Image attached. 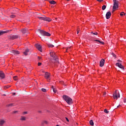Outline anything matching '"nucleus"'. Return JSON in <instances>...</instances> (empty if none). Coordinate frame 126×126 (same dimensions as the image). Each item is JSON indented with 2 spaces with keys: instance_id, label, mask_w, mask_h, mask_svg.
I'll use <instances>...</instances> for the list:
<instances>
[{
  "instance_id": "nucleus-1",
  "label": "nucleus",
  "mask_w": 126,
  "mask_h": 126,
  "mask_svg": "<svg viewBox=\"0 0 126 126\" xmlns=\"http://www.w3.org/2000/svg\"><path fill=\"white\" fill-rule=\"evenodd\" d=\"M50 57L52 58L51 59V63H57V64L60 63L59 62V59L58 58V56H57L55 52L50 53Z\"/></svg>"
},
{
  "instance_id": "nucleus-2",
  "label": "nucleus",
  "mask_w": 126,
  "mask_h": 126,
  "mask_svg": "<svg viewBox=\"0 0 126 126\" xmlns=\"http://www.w3.org/2000/svg\"><path fill=\"white\" fill-rule=\"evenodd\" d=\"M63 99L68 105H70V104H72V99L70 98L69 96L66 95H63Z\"/></svg>"
},
{
  "instance_id": "nucleus-3",
  "label": "nucleus",
  "mask_w": 126,
  "mask_h": 126,
  "mask_svg": "<svg viewBox=\"0 0 126 126\" xmlns=\"http://www.w3.org/2000/svg\"><path fill=\"white\" fill-rule=\"evenodd\" d=\"M113 9L116 10L117 8H119V1L117 0H113Z\"/></svg>"
},
{
  "instance_id": "nucleus-4",
  "label": "nucleus",
  "mask_w": 126,
  "mask_h": 126,
  "mask_svg": "<svg viewBox=\"0 0 126 126\" xmlns=\"http://www.w3.org/2000/svg\"><path fill=\"white\" fill-rule=\"evenodd\" d=\"M118 90H116L113 94V97L114 99H115L116 100H118V98H120L121 97V95H120V93H117Z\"/></svg>"
},
{
  "instance_id": "nucleus-5",
  "label": "nucleus",
  "mask_w": 126,
  "mask_h": 126,
  "mask_svg": "<svg viewBox=\"0 0 126 126\" xmlns=\"http://www.w3.org/2000/svg\"><path fill=\"white\" fill-rule=\"evenodd\" d=\"M38 18L40 19V20H44V21H48L49 22L52 21V19L46 17L45 16H43V17H38Z\"/></svg>"
},
{
  "instance_id": "nucleus-6",
  "label": "nucleus",
  "mask_w": 126,
  "mask_h": 126,
  "mask_svg": "<svg viewBox=\"0 0 126 126\" xmlns=\"http://www.w3.org/2000/svg\"><path fill=\"white\" fill-rule=\"evenodd\" d=\"M39 31H40L39 33L42 35V36H47L48 37L51 36V34L50 33L46 32L45 31H41L39 30Z\"/></svg>"
},
{
  "instance_id": "nucleus-7",
  "label": "nucleus",
  "mask_w": 126,
  "mask_h": 126,
  "mask_svg": "<svg viewBox=\"0 0 126 126\" xmlns=\"http://www.w3.org/2000/svg\"><path fill=\"white\" fill-rule=\"evenodd\" d=\"M50 76H51V74H50V73L49 72H45V78L47 79L48 81H50Z\"/></svg>"
},
{
  "instance_id": "nucleus-8",
  "label": "nucleus",
  "mask_w": 126,
  "mask_h": 126,
  "mask_svg": "<svg viewBox=\"0 0 126 126\" xmlns=\"http://www.w3.org/2000/svg\"><path fill=\"white\" fill-rule=\"evenodd\" d=\"M116 66H118L120 68H121V69H123V70H125V67L122 65V63H116Z\"/></svg>"
},
{
  "instance_id": "nucleus-9",
  "label": "nucleus",
  "mask_w": 126,
  "mask_h": 126,
  "mask_svg": "<svg viewBox=\"0 0 126 126\" xmlns=\"http://www.w3.org/2000/svg\"><path fill=\"white\" fill-rule=\"evenodd\" d=\"M35 47L38 51L42 52V46L40 44H35Z\"/></svg>"
},
{
  "instance_id": "nucleus-10",
  "label": "nucleus",
  "mask_w": 126,
  "mask_h": 126,
  "mask_svg": "<svg viewBox=\"0 0 126 126\" xmlns=\"http://www.w3.org/2000/svg\"><path fill=\"white\" fill-rule=\"evenodd\" d=\"M5 77V75L4 74V73L2 71H0V78L2 79H3Z\"/></svg>"
},
{
  "instance_id": "nucleus-11",
  "label": "nucleus",
  "mask_w": 126,
  "mask_h": 126,
  "mask_svg": "<svg viewBox=\"0 0 126 126\" xmlns=\"http://www.w3.org/2000/svg\"><path fill=\"white\" fill-rule=\"evenodd\" d=\"M6 122L4 119H0V126H3Z\"/></svg>"
},
{
  "instance_id": "nucleus-12",
  "label": "nucleus",
  "mask_w": 126,
  "mask_h": 126,
  "mask_svg": "<svg viewBox=\"0 0 126 126\" xmlns=\"http://www.w3.org/2000/svg\"><path fill=\"white\" fill-rule=\"evenodd\" d=\"M18 37H19V36L17 35H11L10 36V38L12 40H14V39H17V38H18Z\"/></svg>"
},
{
  "instance_id": "nucleus-13",
  "label": "nucleus",
  "mask_w": 126,
  "mask_h": 126,
  "mask_svg": "<svg viewBox=\"0 0 126 126\" xmlns=\"http://www.w3.org/2000/svg\"><path fill=\"white\" fill-rule=\"evenodd\" d=\"M21 31L23 34H26V33H28V29L27 28L23 29Z\"/></svg>"
},
{
  "instance_id": "nucleus-14",
  "label": "nucleus",
  "mask_w": 126,
  "mask_h": 126,
  "mask_svg": "<svg viewBox=\"0 0 126 126\" xmlns=\"http://www.w3.org/2000/svg\"><path fill=\"white\" fill-rule=\"evenodd\" d=\"M104 64H105V60L101 59V60L100 62V66L102 67V66H104Z\"/></svg>"
},
{
  "instance_id": "nucleus-15",
  "label": "nucleus",
  "mask_w": 126,
  "mask_h": 126,
  "mask_svg": "<svg viewBox=\"0 0 126 126\" xmlns=\"http://www.w3.org/2000/svg\"><path fill=\"white\" fill-rule=\"evenodd\" d=\"M111 15H112V13H111V12H107L106 14V19H109L110 17H111Z\"/></svg>"
},
{
  "instance_id": "nucleus-16",
  "label": "nucleus",
  "mask_w": 126,
  "mask_h": 126,
  "mask_svg": "<svg viewBox=\"0 0 126 126\" xmlns=\"http://www.w3.org/2000/svg\"><path fill=\"white\" fill-rule=\"evenodd\" d=\"M11 53H12V54H14L15 55H19V54H20L19 51H18L17 50H12Z\"/></svg>"
},
{
  "instance_id": "nucleus-17",
  "label": "nucleus",
  "mask_w": 126,
  "mask_h": 126,
  "mask_svg": "<svg viewBox=\"0 0 126 126\" xmlns=\"http://www.w3.org/2000/svg\"><path fill=\"white\" fill-rule=\"evenodd\" d=\"M8 31H0V36H1L2 35H4V34H5L6 33H8Z\"/></svg>"
},
{
  "instance_id": "nucleus-18",
  "label": "nucleus",
  "mask_w": 126,
  "mask_h": 126,
  "mask_svg": "<svg viewBox=\"0 0 126 126\" xmlns=\"http://www.w3.org/2000/svg\"><path fill=\"white\" fill-rule=\"evenodd\" d=\"M28 53H29V49H27L24 52V55H25V56H27L28 55Z\"/></svg>"
},
{
  "instance_id": "nucleus-19",
  "label": "nucleus",
  "mask_w": 126,
  "mask_h": 126,
  "mask_svg": "<svg viewBox=\"0 0 126 126\" xmlns=\"http://www.w3.org/2000/svg\"><path fill=\"white\" fill-rule=\"evenodd\" d=\"M14 105L13 103H10V104H7V105H6V107L7 108H11V107H13V106H14V105Z\"/></svg>"
},
{
  "instance_id": "nucleus-20",
  "label": "nucleus",
  "mask_w": 126,
  "mask_h": 126,
  "mask_svg": "<svg viewBox=\"0 0 126 126\" xmlns=\"http://www.w3.org/2000/svg\"><path fill=\"white\" fill-rule=\"evenodd\" d=\"M52 88L53 89V92H54V93H57V90L56 89V88H55V87L54 86H52Z\"/></svg>"
},
{
  "instance_id": "nucleus-21",
  "label": "nucleus",
  "mask_w": 126,
  "mask_h": 126,
  "mask_svg": "<svg viewBox=\"0 0 126 126\" xmlns=\"http://www.w3.org/2000/svg\"><path fill=\"white\" fill-rule=\"evenodd\" d=\"M21 121H26V117L24 116H21L20 118Z\"/></svg>"
},
{
  "instance_id": "nucleus-22",
  "label": "nucleus",
  "mask_w": 126,
  "mask_h": 126,
  "mask_svg": "<svg viewBox=\"0 0 126 126\" xmlns=\"http://www.w3.org/2000/svg\"><path fill=\"white\" fill-rule=\"evenodd\" d=\"M96 42H98V43H100V44H102V45H104V42L101 41L99 40H94Z\"/></svg>"
},
{
  "instance_id": "nucleus-23",
  "label": "nucleus",
  "mask_w": 126,
  "mask_h": 126,
  "mask_svg": "<svg viewBox=\"0 0 126 126\" xmlns=\"http://www.w3.org/2000/svg\"><path fill=\"white\" fill-rule=\"evenodd\" d=\"M89 123L91 126H94V122H93V120H90Z\"/></svg>"
},
{
  "instance_id": "nucleus-24",
  "label": "nucleus",
  "mask_w": 126,
  "mask_h": 126,
  "mask_svg": "<svg viewBox=\"0 0 126 126\" xmlns=\"http://www.w3.org/2000/svg\"><path fill=\"white\" fill-rule=\"evenodd\" d=\"M18 12V9L16 8V9L14 10L13 13L14 14H16V13Z\"/></svg>"
},
{
  "instance_id": "nucleus-25",
  "label": "nucleus",
  "mask_w": 126,
  "mask_h": 126,
  "mask_svg": "<svg viewBox=\"0 0 126 126\" xmlns=\"http://www.w3.org/2000/svg\"><path fill=\"white\" fill-rule=\"evenodd\" d=\"M50 3H51V4H56V1L52 0V1H50Z\"/></svg>"
},
{
  "instance_id": "nucleus-26",
  "label": "nucleus",
  "mask_w": 126,
  "mask_h": 126,
  "mask_svg": "<svg viewBox=\"0 0 126 126\" xmlns=\"http://www.w3.org/2000/svg\"><path fill=\"white\" fill-rule=\"evenodd\" d=\"M48 46L49 48H54V47H55V46L52 44H48Z\"/></svg>"
},
{
  "instance_id": "nucleus-27",
  "label": "nucleus",
  "mask_w": 126,
  "mask_h": 126,
  "mask_svg": "<svg viewBox=\"0 0 126 126\" xmlns=\"http://www.w3.org/2000/svg\"><path fill=\"white\" fill-rule=\"evenodd\" d=\"M106 5H103L102 7V10H105L106 9Z\"/></svg>"
},
{
  "instance_id": "nucleus-28",
  "label": "nucleus",
  "mask_w": 126,
  "mask_h": 126,
  "mask_svg": "<svg viewBox=\"0 0 126 126\" xmlns=\"http://www.w3.org/2000/svg\"><path fill=\"white\" fill-rule=\"evenodd\" d=\"M41 91H42V92H47V90L46 89L42 88L41 89Z\"/></svg>"
},
{
  "instance_id": "nucleus-29",
  "label": "nucleus",
  "mask_w": 126,
  "mask_h": 126,
  "mask_svg": "<svg viewBox=\"0 0 126 126\" xmlns=\"http://www.w3.org/2000/svg\"><path fill=\"white\" fill-rule=\"evenodd\" d=\"M71 48V47H69L66 48V52H68V51H70V48Z\"/></svg>"
},
{
  "instance_id": "nucleus-30",
  "label": "nucleus",
  "mask_w": 126,
  "mask_h": 126,
  "mask_svg": "<svg viewBox=\"0 0 126 126\" xmlns=\"http://www.w3.org/2000/svg\"><path fill=\"white\" fill-rule=\"evenodd\" d=\"M104 112L105 114H109V111L107 110V109H104Z\"/></svg>"
},
{
  "instance_id": "nucleus-31",
  "label": "nucleus",
  "mask_w": 126,
  "mask_h": 126,
  "mask_svg": "<svg viewBox=\"0 0 126 126\" xmlns=\"http://www.w3.org/2000/svg\"><path fill=\"white\" fill-rule=\"evenodd\" d=\"M112 55L113 56V57H114V58H115V59L117 58V56H116V54H115L114 53H112Z\"/></svg>"
},
{
  "instance_id": "nucleus-32",
  "label": "nucleus",
  "mask_w": 126,
  "mask_h": 126,
  "mask_svg": "<svg viewBox=\"0 0 126 126\" xmlns=\"http://www.w3.org/2000/svg\"><path fill=\"white\" fill-rule=\"evenodd\" d=\"M10 17L11 18H14L15 17V15H11L10 16Z\"/></svg>"
},
{
  "instance_id": "nucleus-33",
  "label": "nucleus",
  "mask_w": 126,
  "mask_h": 126,
  "mask_svg": "<svg viewBox=\"0 0 126 126\" xmlns=\"http://www.w3.org/2000/svg\"><path fill=\"white\" fill-rule=\"evenodd\" d=\"M17 78H18V77L16 76L13 77L14 80H17Z\"/></svg>"
},
{
  "instance_id": "nucleus-34",
  "label": "nucleus",
  "mask_w": 126,
  "mask_h": 126,
  "mask_svg": "<svg viewBox=\"0 0 126 126\" xmlns=\"http://www.w3.org/2000/svg\"><path fill=\"white\" fill-rule=\"evenodd\" d=\"M91 33H93L94 35H98V33L97 32H94L93 33V32H92Z\"/></svg>"
},
{
  "instance_id": "nucleus-35",
  "label": "nucleus",
  "mask_w": 126,
  "mask_h": 126,
  "mask_svg": "<svg viewBox=\"0 0 126 126\" xmlns=\"http://www.w3.org/2000/svg\"><path fill=\"white\" fill-rule=\"evenodd\" d=\"M124 13H125V12H121V13H120L121 16H124Z\"/></svg>"
},
{
  "instance_id": "nucleus-36",
  "label": "nucleus",
  "mask_w": 126,
  "mask_h": 126,
  "mask_svg": "<svg viewBox=\"0 0 126 126\" xmlns=\"http://www.w3.org/2000/svg\"><path fill=\"white\" fill-rule=\"evenodd\" d=\"M43 124H45L46 125H48V122L44 121H43Z\"/></svg>"
},
{
  "instance_id": "nucleus-37",
  "label": "nucleus",
  "mask_w": 126,
  "mask_h": 126,
  "mask_svg": "<svg viewBox=\"0 0 126 126\" xmlns=\"http://www.w3.org/2000/svg\"><path fill=\"white\" fill-rule=\"evenodd\" d=\"M16 113H18V111H14L13 112V114H16Z\"/></svg>"
},
{
  "instance_id": "nucleus-38",
  "label": "nucleus",
  "mask_w": 126,
  "mask_h": 126,
  "mask_svg": "<svg viewBox=\"0 0 126 126\" xmlns=\"http://www.w3.org/2000/svg\"><path fill=\"white\" fill-rule=\"evenodd\" d=\"M80 32V30L78 29H77V34H79Z\"/></svg>"
},
{
  "instance_id": "nucleus-39",
  "label": "nucleus",
  "mask_w": 126,
  "mask_h": 126,
  "mask_svg": "<svg viewBox=\"0 0 126 126\" xmlns=\"http://www.w3.org/2000/svg\"><path fill=\"white\" fill-rule=\"evenodd\" d=\"M41 64H42V63H38V66H40V65H41Z\"/></svg>"
},
{
  "instance_id": "nucleus-40",
  "label": "nucleus",
  "mask_w": 126,
  "mask_h": 126,
  "mask_svg": "<svg viewBox=\"0 0 126 126\" xmlns=\"http://www.w3.org/2000/svg\"><path fill=\"white\" fill-rule=\"evenodd\" d=\"M65 120L67 121V122H69L68 118L65 117Z\"/></svg>"
},
{
  "instance_id": "nucleus-41",
  "label": "nucleus",
  "mask_w": 126,
  "mask_h": 126,
  "mask_svg": "<svg viewBox=\"0 0 126 126\" xmlns=\"http://www.w3.org/2000/svg\"><path fill=\"white\" fill-rule=\"evenodd\" d=\"M28 114L27 112H23V115H26V114Z\"/></svg>"
},
{
  "instance_id": "nucleus-42",
  "label": "nucleus",
  "mask_w": 126,
  "mask_h": 126,
  "mask_svg": "<svg viewBox=\"0 0 126 126\" xmlns=\"http://www.w3.org/2000/svg\"><path fill=\"white\" fill-rule=\"evenodd\" d=\"M97 1H99V2H101V1H103L104 0H96Z\"/></svg>"
},
{
  "instance_id": "nucleus-43",
  "label": "nucleus",
  "mask_w": 126,
  "mask_h": 126,
  "mask_svg": "<svg viewBox=\"0 0 126 126\" xmlns=\"http://www.w3.org/2000/svg\"><path fill=\"white\" fill-rule=\"evenodd\" d=\"M117 62H119V63H122V61L120 60H118L117 61Z\"/></svg>"
},
{
  "instance_id": "nucleus-44",
  "label": "nucleus",
  "mask_w": 126,
  "mask_h": 126,
  "mask_svg": "<svg viewBox=\"0 0 126 126\" xmlns=\"http://www.w3.org/2000/svg\"><path fill=\"white\" fill-rule=\"evenodd\" d=\"M106 94H107V93L106 92H104L103 93V96H105V95H106Z\"/></svg>"
},
{
  "instance_id": "nucleus-45",
  "label": "nucleus",
  "mask_w": 126,
  "mask_h": 126,
  "mask_svg": "<svg viewBox=\"0 0 126 126\" xmlns=\"http://www.w3.org/2000/svg\"><path fill=\"white\" fill-rule=\"evenodd\" d=\"M124 103H126V98L124 99Z\"/></svg>"
},
{
  "instance_id": "nucleus-46",
  "label": "nucleus",
  "mask_w": 126,
  "mask_h": 126,
  "mask_svg": "<svg viewBox=\"0 0 126 126\" xmlns=\"http://www.w3.org/2000/svg\"><path fill=\"white\" fill-rule=\"evenodd\" d=\"M12 94L13 95H15L16 94H15V93H12Z\"/></svg>"
},
{
  "instance_id": "nucleus-47",
  "label": "nucleus",
  "mask_w": 126,
  "mask_h": 126,
  "mask_svg": "<svg viewBox=\"0 0 126 126\" xmlns=\"http://www.w3.org/2000/svg\"><path fill=\"white\" fill-rule=\"evenodd\" d=\"M38 59L39 60H41V57H38Z\"/></svg>"
},
{
  "instance_id": "nucleus-48",
  "label": "nucleus",
  "mask_w": 126,
  "mask_h": 126,
  "mask_svg": "<svg viewBox=\"0 0 126 126\" xmlns=\"http://www.w3.org/2000/svg\"><path fill=\"white\" fill-rule=\"evenodd\" d=\"M38 113H42V111H38Z\"/></svg>"
},
{
  "instance_id": "nucleus-49",
  "label": "nucleus",
  "mask_w": 126,
  "mask_h": 126,
  "mask_svg": "<svg viewBox=\"0 0 126 126\" xmlns=\"http://www.w3.org/2000/svg\"><path fill=\"white\" fill-rule=\"evenodd\" d=\"M9 87H10V86H8L6 87V88H9Z\"/></svg>"
},
{
  "instance_id": "nucleus-50",
  "label": "nucleus",
  "mask_w": 126,
  "mask_h": 126,
  "mask_svg": "<svg viewBox=\"0 0 126 126\" xmlns=\"http://www.w3.org/2000/svg\"><path fill=\"white\" fill-rule=\"evenodd\" d=\"M9 87H10V86H8L6 87V88H9Z\"/></svg>"
},
{
  "instance_id": "nucleus-51",
  "label": "nucleus",
  "mask_w": 126,
  "mask_h": 126,
  "mask_svg": "<svg viewBox=\"0 0 126 126\" xmlns=\"http://www.w3.org/2000/svg\"><path fill=\"white\" fill-rule=\"evenodd\" d=\"M61 83H63V82L61 81Z\"/></svg>"
},
{
  "instance_id": "nucleus-52",
  "label": "nucleus",
  "mask_w": 126,
  "mask_h": 126,
  "mask_svg": "<svg viewBox=\"0 0 126 126\" xmlns=\"http://www.w3.org/2000/svg\"><path fill=\"white\" fill-rule=\"evenodd\" d=\"M120 106H121L120 105H119V106H117V108H119V107H120Z\"/></svg>"
},
{
  "instance_id": "nucleus-53",
  "label": "nucleus",
  "mask_w": 126,
  "mask_h": 126,
  "mask_svg": "<svg viewBox=\"0 0 126 126\" xmlns=\"http://www.w3.org/2000/svg\"><path fill=\"white\" fill-rule=\"evenodd\" d=\"M55 19H58V18H56Z\"/></svg>"
},
{
  "instance_id": "nucleus-54",
  "label": "nucleus",
  "mask_w": 126,
  "mask_h": 126,
  "mask_svg": "<svg viewBox=\"0 0 126 126\" xmlns=\"http://www.w3.org/2000/svg\"><path fill=\"white\" fill-rule=\"evenodd\" d=\"M42 72H45V71H42Z\"/></svg>"
},
{
  "instance_id": "nucleus-55",
  "label": "nucleus",
  "mask_w": 126,
  "mask_h": 126,
  "mask_svg": "<svg viewBox=\"0 0 126 126\" xmlns=\"http://www.w3.org/2000/svg\"><path fill=\"white\" fill-rule=\"evenodd\" d=\"M124 15H126V14H125V13H124Z\"/></svg>"
}]
</instances>
